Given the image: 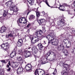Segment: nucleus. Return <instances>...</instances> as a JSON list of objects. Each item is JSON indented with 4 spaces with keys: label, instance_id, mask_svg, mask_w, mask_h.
<instances>
[{
    "label": "nucleus",
    "instance_id": "1",
    "mask_svg": "<svg viewBox=\"0 0 75 75\" xmlns=\"http://www.w3.org/2000/svg\"><path fill=\"white\" fill-rule=\"evenodd\" d=\"M60 65H61L62 67L64 68V69H65V70L62 71V75H68V72L66 71V70L69 68V66L67 64H64V63H60Z\"/></svg>",
    "mask_w": 75,
    "mask_h": 75
},
{
    "label": "nucleus",
    "instance_id": "2",
    "mask_svg": "<svg viewBox=\"0 0 75 75\" xmlns=\"http://www.w3.org/2000/svg\"><path fill=\"white\" fill-rule=\"evenodd\" d=\"M44 71L40 69H37L35 71L34 73V75H37V74L38 75H44Z\"/></svg>",
    "mask_w": 75,
    "mask_h": 75
},
{
    "label": "nucleus",
    "instance_id": "3",
    "mask_svg": "<svg viewBox=\"0 0 75 75\" xmlns=\"http://www.w3.org/2000/svg\"><path fill=\"white\" fill-rule=\"evenodd\" d=\"M11 7L12 9H11V11L12 10L13 12L14 13V14H16V13L18 11V8H17V7L16 6V5H15L14 4H12V5H11Z\"/></svg>",
    "mask_w": 75,
    "mask_h": 75
},
{
    "label": "nucleus",
    "instance_id": "4",
    "mask_svg": "<svg viewBox=\"0 0 75 75\" xmlns=\"http://www.w3.org/2000/svg\"><path fill=\"white\" fill-rule=\"evenodd\" d=\"M0 46L2 48L4 49L5 51H6V50L8 48L9 43L8 42H5L4 43L2 44Z\"/></svg>",
    "mask_w": 75,
    "mask_h": 75
},
{
    "label": "nucleus",
    "instance_id": "5",
    "mask_svg": "<svg viewBox=\"0 0 75 75\" xmlns=\"http://www.w3.org/2000/svg\"><path fill=\"white\" fill-rule=\"evenodd\" d=\"M51 44L55 46H57L59 42V40L57 39L54 38L50 42Z\"/></svg>",
    "mask_w": 75,
    "mask_h": 75
},
{
    "label": "nucleus",
    "instance_id": "6",
    "mask_svg": "<svg viewBox=\"0 0 75 75\" xmlns=\"http://www.w3.org/2000/svg\"><path fill=\"white\" fill-rule=\"evenodd\" d=\"M30 39L31 40L32 43L35 44V42H38L39 41V38L38 37H33L30 38Z\"/></svg>",
    "mask_w": 75,
    "mask_h": 75
},
{
    "label": "nucleus",
    "instance_id": "7",
    "mask_svg": "<svg viewBox=\"0 0 75 75\" xmlns=\"http://www.w3.org/2000/svg\"><path fill=\"white\" fill-rule=\"evenodd\" d=\"M62 17H60L59 22H58L57 24L58 26L60 25L61 27H63V26L65 25V23H64V22H63V21H64V19H62Z\"/></svg>",
    "mask_w": 75,
    "mask_h": 75
},
{
    "label": "nucleus",
    "instance_id": "8",
    "mask_svg": "<svg viewBox=\"0 0 75 75\" xmlns=\"http://www.w3.org/2000/svg\"><path fill=\"white\" fill-rule=\"evenodd\" d=\"M19 21L20 23L26 24L27 23V19L25 17H21L19 18Z\"/></svg>",
    "mask_w": 75,
    "mask_h": 75
},
{
    "label": "nucleus",
    "instance_id": "9",
    "mask_svg": "<svg viewBox=\"0 0 75 75\" xmlns=\"http://www.w3.org/2000/svg\"><path fill=\"white\" fill-rule=\"evenodd\" d=\"M26 71H31L32 70V66L30 64H27L25 68Z\"/></svg>",
    "mask_w": 75,
    "mask_h": 75
},
{
    "label": "nucleus",
    "instance_id": "10",
    "mask_svg": "<svg viewBox=\"0 0 75 75\" xmlns=\"http://www.w3.org/2000/svg\"><path fill=\"white\" fill-rule=\"evenodd\" d=\"M58 50L59 51L62 50L63 51H65V52H67V50L64 49V46L63 45H60L59 46L58 48Z\"/></svg>",
    "mask_w": 75,
    "mask_h": 75
},
{
    "label": "nucleus",
    "instance_id": "11",
    "mask_svg": "<svg viewBox=\"0 0 75 75\" xmlns=\"http://www.w3.org/2000/svg\"><path fill=\"white\" fill-rule=\"evenodd\" d=\"M23 40L21 39L18 40L17 43V45L18 47H21L23 45Z\"/></svg>",
    "mask_w": 75,
    "mask_h": 75
},
{
    "label": "nucleus",
    "instance_id": "12",
    "mask_svg": "<svg viewBox=\"0 0 75 75\" xmlns=\"http://www.w3.org/2000/svg\"><path fill=\"white\" fill-rule=\"evenodd\" d=\"M36 36H40L42 34V31L41 30H39L35 32Z\"/></svg>",
    "mask_w": 75,
    "mask_h": 75
},
{
    "label": "nucleus",
    "instance_id": "13",
    "mask_svg": "<svg viewBox=\"0 0 75 75\" xmlns=\"http://www.w3.org/2000/svg\"><path fill=\"white\" fill-rule=\"evenodd\" d=\"M46 38H47L48 40H49L48 42V44H50L52 41L54 39V38L52 37L50 34L47 36Z\"/></svg>",
    "mask_w": 75,
    "mask_h": 75
},
{
    "label": "nucleus",
    "instance_id": "14",
    "mask_svg": "<svg viewBox=\"0 0 75 75\" xmlns=\"http://www.w3.org/2000/svg\"><path fill=\"white\" fill-rule=\"evenodd\" d=\"M17 59L18 61H20L19 64L20 65H22V64H23V62L25 61L24 59L22 58L21 57H18Z\"/></svg>",
    "mask_w": 75,
    "mask_h": 75
},
{
    "label": "nucleus",
    "instance_id": "15",
    "mask_svg": "<svg viewBox=\"0 0 75 75\" xmlns=\"http://www.w3.org/2000/svg\"><path fill=\"white\" fill-rule=\"evenodd\" d=\"M44 2H45L46 4L49 7H50V5H49V4L48 3V2H47V0H43ZM37 2L38 3H39L40 4V3H41V2L42 1H41V0H36Z\"/></svg>",
    "mask_w": 75,
    "mask_h": 75
},
{
    "label": "nucleus",
    "instance_id": "16",
    "mask_svg": "<svg viewBox=\"0 0 75 75\" xmlns=\"http://www.w3.org/2000/svg\"><path fill=\"white\" fill-rule=\"evenodd\" d=\"M18 66V63L17 62H13V66H12V67L13 68H17Z\"/></svg>",
    "mask_w": 75,
    "mask_h": 75
},
{
    "label": "nucleus",
    "instance_id": "17",
    "mask_svg": "<svg viewBox=\"0 0 75 75\" xmlns=\"http://www.w3.org/2000/svg\"><path fill=\"white\" fill-rule=\"evenodd\" d=\"M12 3H13V2L11 1H9L6 3V5L7 7H10L11 6Z\"/></svg>",
    "mask_w": 75,
    "mask_h": 75
},
{
    "label": "nucleus",
    "instance_id": "18",
    "mask_svg": "<svg viewBox=\"0 0 75 75\" xmlns=\"http://www.w3.org/2000/svg\"><path fill=\"white\" fill-rule=\"evenodd\" d=\"M24 55L25 57L26 58L28 57L31 55V52H29L27 53L24 52Z\"/></svg>",
    "mask_w": 75,
    "mask_h": 75
},
{
    "label": "nucleus",
    "instance_id": "19",
    "mask_svg": "<svg viewBox=\"0 0 75 75\" xmlns=\"http://www.w3.org/2000/svg\"><path fill=\"white\" fill-rule=\"evenodd\" d=\"M37 21L39 24H42V23H44V22H45V19H41L40 20H37Z\"/></svg>",
    "mask_w": 75,
    "mask_h": 75
},
{
    "label": "nucleus",
    "instance_id": "20",
    "mask_svg": "<svg viewBox=\"0 0 75 75\" xmlns=\"http://www.w3.org/2000/svg\"><path fill=\"white\" fill-rule=\"evenodd\" d=\"M66 6L67 4H63L62 5H61V4H60V7L59 8V9H60V10H61V11H64V10L60 8H59L62 7L63 8H64V7Z\"/></svg>",
    "mask_w": 75,
    "mask_h": 75
},
{
    "label": "nucleus",
    "instance_id": "21",
    "mask_svg": "<svg viewBox=\"0 0 75 75\" xmlns=\"http://www.w3.org/2000/svg\"><path fill=\"white\" fill-rule=\"evenodd\" d=\"M7 14H8V10H6L4 11V13L3 14V16L5 17L6 16H7Z\"/></svg>",
    "mask_w": 75,
    "mask_h": 75
},
{
    "label": "nucleus",
    "instance_id": "22",
    "mask_svg": "<svg viewBox=\"0 0 75 75\" xmlns=\"http://www.w3.org/2000/svg\"><path fill=\"white\" fill-rule=\"evenodd\" d=\"M27 1L31 6L33 5L34 3V0H27Z\"/></svg>",
    "mask_w": 75,
    "mask_h": 75
},
{
    "label": "nucleus",
    "instance_id": "23",
    "mask_svg": "<svg viewBox=\"0 0 75 75\" xmlns=\"http://www.w3.org/2000/svg\"><path fill=\"white\" fill-rule=\"evenodd\" d=\"M38 47L39 50H42L43 46L40 43L38 44Z\"/></svg>",
    "mask_w": 75,
    "mask_h": 75
},
{
    "label": "nucleus",
    "instance_id": "24",
    "mask_svg": "<svg viewBox=\"0 0 75 75\" xmlns=\"http://www.w3.org/2000/svg\"><path fill=\"white\" fill-rule=\"evenodd\" d=\"M14 55H16V52L15 51H13L11 54L10 57L11 58H13V57H14Z\"/></svg>",
    "mask_w": 75,
    "mask_h": 75
},
{
    "label": "nucleus",
    "instance_id": "25",
    "mask_svg": "<svg viewBox=\"0 0 75 75\" xmlns=\"http://www.w3.org/2000/svg\"><path fill=\"white\" fill-rule=\"evenodd\" d=\"M18 71L21 73V72H23V67H19L18 69Z\"/></svg>",
    "mask_w": 75,
    "mask_h": 75
},
{
    "label": "nucleus",
    "instance_id": "26",
    "mask_svg": "<svg viewBox=\"0 0 75 75\" xmlns=\"http://www.w3.org/2000/svg\"><path fill=\"white\" fill-rule=\"evenodd\" d=\"M28 50H29L30 51V52H32V51H33L34 50V47L33 46H31V47H29L28 48Z\"/></svg>",
    "mask_w": 75,
    "mask_h": 75
},
{
    "label": "nucleus",
    "instance_id": "27",
    "mask_svg": "<svg viewBox=\"0 0 75 75\" xmlns=\"http://www.w3.org/2000/svg\"><path fill=\"white\" fill-rule=\"evenodd\" d=\"M66 44V47L67 48H69V47H71V42H68Z\"/></svg>",
    "mask_w": 75,
    "mask_h": 75
},
{
    "label": "nucleus",
    "instance_id": "28",
    "mask_svg": "<svg viewBox=\"0 0 75 75\" xmlns=\"http://www.w3.org/2000/svg\"><path fill=\"white\" fill-rule=\"evenodd\" d=\"M49 35H50L52 37V38H53L55 36V33L54 32H53L52 33H50L49 34Z\"/></svg>",
    "mask_w": 75,
    "mask_h": 75
},
{
    "label": "nucleus",
    "instance_id": "29",
    "mask_svg": "<svg viewBox=\"0 0 75 75\" xmlns=\"http://www.w3.org/2000/svg\"><path fill=\"white\" fill-rule=\"evenodd\" d=\"M69 42V41H68V39H65L63 40V43H64V44H67Z\"/></svg>",
    "mask_w": 75,
    "mask_h": 75
},
{
    "label": "nucleus",
    "instance_id": "30",
    "mask_svg": "<svg viewBox=\"0 0 75 75\" xmlns=\"http://www.w3.org/2000/svg\"><path fill=\"white\" fill-rule=\"evenodd\" d=\"M9 37H13V35L11 33H10L6 36V38H8Z\"/></svg>",
    "mask_w": 75,
    "mask_h": 75
},
{
    "label": "nucleus",
    "instance_id": "31",
    "mask_svg": "<svg viewBox=\"0 0 75 75\" xmlns=\"http://www.w3.org/2000/svg\"><path fill=\"white\" fill-rule=\"evenodd\" d=\"M18 53L21 54V55H22V54H23V50H18Z\"/></svg>",
    "mask_w": 75,
    "mask_h": 75
},
{
    "label": "nucleus",
    "instance_id": "32",
    "mask_svg": "<svg viewBox=\"0 0 75 75\" xmlns=\"http://www.w3.org/2000/svg\"><path fill=\"white\" fill-rule=\"evenodd\" d=\"M71 7H75V1L74 2L72 3V4L70 5Z\"/></svg>",
    "mask_w": 75,
    "mask_h": 75
},
{
    "label": "nucleus",
    "instance_id": "33",
    "mask_svg": "<svg viewBox=\"0 0 75 75\" xmlns=\"http://www.w3.org/2000/svg\"><path fill=\"white\" fill-rule=\"evenodd\" d=\"M52 53H53V54H54V52H48L47 53L46 55H48L47 57H48L50 56V55L51 54H52Z\"/></svg>",
    "mask_w": 75,
    "mask_h": 75
},
{
    "label": "nucleus",
    "instance_id": "34",
    "mask_svg": "<svg viewBox=\"0 0 75 75\" xmlns=\"http://www.w3.org/2000/svg\"><path fill=\"white\" fill-rule=\"evenodd\" d=\"M0 74L1 75H4V72L2 70H1V67L0 66Z\"/></svg>",
    "mask_w": 75,
    "mask_h": 75
},
{
    "label": "nucleus",
    "instance_id": "35",
    "mask_svg": "<svg viewBox=\"0 0 75 75\" xmlns=\"http://www.w3.org/2000/svg\"><path fill=\"white\" fill-rule=\"evenodd\" d=\"M51 55H52V56L54 57L53 58V59H55V57H56V56H55V54H54V53L53 52V53H52V54H51Z\"/></svg>",
    "mask_w": 75,
    "mask_h": 75
},
{
    "label": "nucleus",
    "instance_id": "36",
    "mask_svg": "<svg viewBox=\"0 0 75 75\" xmlns=\"http://www.w3.org/2000/svg\"><path fill=\"white\" fill-rule=\"evenodd\" d=\"M40 16V12L37 11V13H36V16L38 17H39Z\"/></svg>",
    "mask_w": 75,
    "mask_h": 75
},
{
    "label": "nucleus",
    "instance_id": "37",
    "mask_svg": "<svg viewBox=\"0 0 75 75\" xmlns=\"http://www.w3.org/2000/svg\"><path fill=\"white\" fill-rule=\"evenodd\" d=\"M53 74L54 75H57V70L55 69L53 73Z\"/></svg>",
    "mask_w": 75,
    "mask_h": 75
},
{
    "label": "nucleus",
    "instance_id": "38",
    "mask_svg": "<svg viewBox=\"0 0 75 75\" xmlns=\"http://www.w3.org/2000/svg\"><path fill=\"white\" fill-rule=\"evenodd\" d=\"M30 11L28 12L27 10H26L24 12V13L25 14H27V15H28V14L30 13Z\"/></svg>",
    "mask_w": 75,
    "mask_h": 75
},
{
    "label": "nucleus",
    "instance_id": "39",
    "mask_svg": "<svg viewBox=\"0 0 75 75\" xmlns=\"http://www.w3.org/2000/svg\"><path fill=\"white\" fill-rule=\"evenodd\" d=\"M63 52H64V56H67L68 55V51L67 50V52H65V51H63Z\"/></svg>",
    "mask_w": 75,
    "mask_h": 75
},
{
    "label": "nucleus",
    "instance_id": "40",
    "mask_svg": "<svg viewBox=\"0 0 75 75\" xmlns=\"http://www.w3.org/2000/svg\"><path fill=\"white\" fill-rule=\"evenodd\" d=\"M1 28H2L3 30H4L5 31L6 30V27H5V26H3Z\"/></svg>",
    "mask_w": 75,
    "mask_h": 75
},
{
    "label": "nucleus",
    "instance_id": "41",
    "mask_svg": "<svg viewBox=\"0 0 75 75\" xmlns=\"http://www.w3.org/2000/svg\"><path fill=\"white\" fill-rule=\"evenodd\" d=\"M1 62L3 64H5L6 63V60H1Z\"/></svg>",
    "mask_w": 75,
    "mask_h": 75
},
{
    "label": "nucleus",
    "instance_id": "42",
    "mask_svg": "<svg viewBox=\"0 0 75 75\" xmlns=\"http://www.w3.org/2000/svg\"><path fill=\"white\" fill-rule=\"evenodd\" d=\"M30 18L31 19H33V18H35V16L33 15H32L30 16Z\"/></svg>",
    "mask_w": 75,
    "mask_h": 75
},
{
    "label": "nucleus",
    "instance_id": "43",
    "mask_svg": "<svg viewBox=\"0 0 75 75\" xmlns=\"http://www.w3.org/2000/svg\"><path fill=\"white\" fill-rule=\"evenodd\" d=\"M0 31L1 33H4V32L5 31L4 30H3V29H2L1 28V29L0 30Z\"/></svg>",
    "mask_w": 75,
    "mask_h": 75
},
{
    "label": "nucleus",
    "instance_id": "44",
    "mask_svg": "<svg viewBox=\"0 0 75 75\" xmlns=\"http://www.w3.org/2000/svg\"><path fill=\"white\" fill-rule=\"evenodd\" d=\"M7 71H10L11 70V68L9 67V68L7 69Z\"/></svg>",
    "mask_w": 75,
    "mask_h": 75
},
{
    "label": "nucleus",
    "instance_id": "45",
    "mask_svg": "<svg viewBox=\"0 0 75 75\" xmlns=\"http://www.w3.org/2000/svg\"><path fill=\"white\" fill-rule=\"evenodd\" d=\"M30 25H31L30 24H29L27 25V27H28V28L30 27Z\"/></svg>",
    "mask_w": 75,
    "mask_h": 75
},
{
    "label": "nucleus",
    "instance_id": "46",
    "mask_svg": "<svg viewBox=\"0 0 75 75\" xmlns=\"http://www.w3.org/2000/svg\"><path fill=\"white\" fill-rule=\"evenodd\" d=\"M47 59H48V60L49 61H52V59H49V58H48V57H47Z\"/></svg>",
    "mask_w": 75,
    "mask_h": 75
},
{
    "label": "nucleus",
    "instance_id": "47",
    "mask_svg": "<svg viewBox=\"0 0 75 75\" xmlns=\"http://www.w3.org/2000/svg\"><path fill=\"white\" fill-rule=\"evenodd\" d=\"M72 33L74 34H75V30H72Z\"/></svg>",
    "mask_w": 75,
    "mask_h": 75
},
{
    "label": "nucleus",
    "instance_id": "48",
    "mask_svg": "<svg viewBox=\"0 0 75 75\" xmlns=\"http://www.w3.org/2000/svg\"><path fill=\"white\" fill-rule=\"evenodd\" d=\"M71 16H73V17L71 18H74V14H72L71 15Z\"/></svg>",
    "mask_w": 75,
    "mask_h": 75
},
{
    "label": "nucleus",
    "instance_id": "49",
    "mask_svg": "<svg viewBox=\"0 0 75 75\" xmlns=\"http://www.w3.org/2000/svg\"><path fill=\"white\" fill-rule=\"evenodd\" d=\"M42 13L43 14H44V15H45V12L44 11H42Z\"/></svg>",
    "mask_w": 75,
    "mask_h": 75
},
{
    "label": "nucleus",
    "instance_id": "50",
    "mask_svg": "<svg viewBox=\"0 0 75 75\" xmlns=\"http://www.w3.org/2000/svg\"><path fill=\"white\" fill-rule=\"evenodd\" d=\"M43 32H44V33H45V28H44L43 29Z\"/></svg>",
    "mask_w": 75,
    "mask_h": 75
},
{
    "label": "nucleus",
    "instance_id": "51",
    "mask_svg": "<svg viewBox=\"0 0 75 75\" xmlns=\"http://www.w3.org/2000/svg\"><path fill=\"white\" fill-rule=\"evenodd\" d=\"M8 64L10 66V65H11V64H10V62L9 61V62H8Z\"/></svg>",
    "mask_w": 75,
    "mask_h": 75
},
{
    "label": "nucleus",
    "instance_id": "52",
    "mask_svg": "<svg viewBox=\"0 0 75 75\" xmlns=\"http://www.w3.org/2000/svg\"><path fill=\"white\" fill-rule=\"evenodd\" d=\"M6 67H7L8 68H9V65L7 64V65H6Z\"/></svg>",
    "mask_w": 75,
    "mask_h": 75
},
{
    "label": "nucleus",
    "instance_id": "53",
    "mask_svg": "<svg viewBox=\"0 0 75 75\" xmlns=\"http://www.w3.org/2000/svg\"><path fill=\"white\" fill-rule=\"evenodd\" d=\"M34 57H35V59H36L37 58V56L35 55H34Z\"/></svg>",
    "mask_w": 75,
    "mask_h": 75
},
{
    "label": "nucleus",
    "instance_id": "54",
    "mask_svg": "<svg viewBox=\"0 0 75 75\" xmlns=\"http://www.w3.org/2000/svg\"><path fill=\"white\" fill-rule=\"evenodd\" d=\"M34 52L35 54H37V50L36 52L34 51Z\"/></svg>",
    "mask_w": 75,
    "mask_h": 75
},
{
    "label": "nucleus",
    "instance_id": "55",
    "mask_svg": "<svg viewBox=\"0 0 75 75\" xmlns=\"http://www.w3.org/2000/svg\"><path fill=\"white\" fill-rule=\"evenodd\" d=\"M58 28L60 30H61V28L59 27Z\"/></svg>",
    "mask_w": 75,
    "mask_h": 75
},
{
    "label": "nucleus",
    "instance_id": "56",
    "mask_svg": "<svg viewBox=\"0 0 75 75\" xmlns=\"http://www.w3.org/2000/svg\"><path fill=\"white\" fill-rule=\"evenodd\" d=\"M42 64H46V63H45H45H42Z\"/></svg>",
    "mask_w": 75,
    "mask_h": 75
},
{
    "label": "nucleus",
    "instance_id": "57",
    "mask_svg": "<svg viewBox=\"0 0 75 75\" xmlns=\"http://www.w3.org/2000/svg\"><path fill=\"white\" fill-rule=\"evenodd\" d=\"M71 28V27H67V28Z\"/></svg>",
    "mask_w": 75,
    "mask_h": 75
},
{
    "label": "nucleus",
    "instance_id": "58",
    "mask_svg": "<svg viewBox=\"0 0 75 75\" xmlns=\"http://www.w3.org/2000/svg\"><path fill=\"white\" fill-rule=\"evenodd\" d=\"M25 42H26V41H27V40H26V39H25Z\"/></svg>",
    "mask_w": 75,
    "mask_h": 75
},
{
    "label": "nucleus",
    "instance_id": "59",
    "mask_svg": "<svg viewBox=\"0 0 75 75\" xmlns=\"http://www.w3.org/2000/svg\"><path fill=\"white\" fill-rule=\"evenodd\" d=\"M68 6V7H71V6H70L69 5Z\"/></svg>",
    "mask_w": 75,
    "mask_h": 75
},
{
    "label": "nucleus",
    "instance_id": "60",
    "mask_svg": "<svg viewBox=\"0 0 75 75\" xmlns=\"http://www.w3.org/2000/svg\"><path fill=\"white\" fill-rule=\"evenodd\" d=\"M44 42L45 43V41H44Z\"/></svg>",
    "mask_w": 75,
    "mask_h": 75
},
{
    "label": "nucleus",
    "instance_id": "61",
    "mask_svg": "<svg viewBox=\"0 0 75 75\" xmlns=\"http://www.w3.org/2000/svg\"><path fill=\"white\" fill-rule=\"evenodd\" d=\"M56 0H55V1H56Z\"/></svg>",
    "mask_w": 75,
    "mask_h": 75
}]
</instances>
